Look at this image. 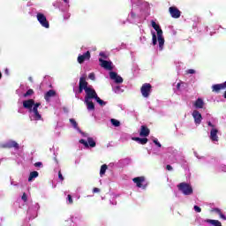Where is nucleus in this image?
Masks as SVG:
<instances>
[{
  "label": "nucleus",
  "instance_id": "f257e3e1",
  "mask_svg": "<svg viewBox=\"0 0 226 226\" xmlns=\"http://www.w3.org/2000/svg\"><path fill=\"white\" fill-rule=\"evenodd\" d=\"M83 90L86 93L85 104L87 105V110L94 109V103H93V100L96 101L97 103L101 105V107L107 105V102L98 97V94H96V91H94V89L91 88V87H87V82L86 81V79L80 78L79 93H82Z\"/></svg>",
  "mask_w": 226,
  "mask_h": 226
},
{
  "label": "nucleus",
  "instance_id": "f03ea898",
  "mask_svg": "<svg viewBox=\"0 0 226 226\" xmlns=\"http://www.w3.org/2000/svg\"><path fill=\"white\" fill-rule=\"evenodd\" d=\"M152 27L154 29V31H151L152 34V44L157 45L159 47V50H163V47L165 45V38L163 37V31L162 30V27H160V25L156 24V22L152 21Z\"/></svg>",
  "mask_w": 226,
  "mask_h": 226
},
{
  "label": "nucleus",
  "instance_id": "7ed1b4c3",
  "mask_svg": "<svg viewBox=\"0 0 226 226\" xmlns=\"http://www.w3.org/2000/svg\"><path fill=\"white\" fill-rule=\"evenodd\" d=\"M41 103L34 102V100L29 99L23 102L24 109L29 110L31 121H41V115L38 111V107H41Z\"/></svg>",
  "mask_w": 226,
  "mask_h": 226
},
{
  "label": "nucleus",
  "instance_id": "20e7f679",
  "mask_svg": "<svg viewBox=\"0 0 226 226\" xmlns=\"http://www.w3.org/2000/svg\"><path fill=\"white\" fill-rule=\"evenodd\" d=\"M177 188L183 195H193V187H192V185L186 183V182H182L177 185Z\"/></svg>",
  "mask_w": 226,
  "mask_h": 226
},
{
  "label": "nucleus",
  "instance_id": "39448f33",
  "mask_svg": "<svg viewBox=\"0 0 226 226\" xmlns=\"http://www.w3.org/2000/svg\"><path fill=\"white\" fill-rule=\"evenodd\" d=\"M36 19L41 27H45V29H49V27H50V24L49 23V20H47V16L42 12H36Z\"/></svg>",
  "mask_w": 226,
  "mask_h": 226
},
{
  "label": "nucleus",
  "instance_id": "423d86ee",
  "mask_svg": "<svg viewBox=\"0 0 226 226\" xmlns=\"http://www.w3.org/2000/svg\"><path fill=\"white\" fill-rule=\"evenodd\" d=\"M151 84L145 83L142 85L140 91L143 98H149V95L151 94Z\"/></svg>",
  "mask_w": 226,
  "mask_h": 226
},
{
  "label": "nucleus",
  "instance_id": "0eeeda50",
  "mask_svg": "<svg viewBox=\"0 0 226 226\" xmlns=\"http://www.w3.org/2000/svg\"><path fill=\"white\" fill-rule=\"evenodd\" d=\"M79 143L83 144V146H85V147H96V142L91 137L87 138V141H86L85 139H80Z\"/></svg>",
  "mask_w": 226,
  "mask_h": 226
},
{
  "label": "nucleus",
  "instance_id": "6e6552de",
  "mask_svg": "<svg viewBox=\"0 0 226 226\" xmlns=\"http://www.w3.org/2000/svg\"><path fill=\"white\" fill-rule=\"evenodd\" d=\"M109 79L114 80L116 84H123V78L115 72H109Z\"/></svg>",
  "mask_w": 226,
  "mask_h": 226
},
{
  "label": "nucleus",
  "instance_id": "1a4fd4ad",
  "mask_svg": "<svg viewBox=\"0 0 226 226\" xmlns=\"http://www.w3.org/2000/svg\"><path fill=\"white\" fill-rule=\"evenodd\" d=\"M90 59H91V53L89 51H87L85 54L79 55L78 56V63L79 64H82L84 61H89Z\"/></svg>",
  "mask_w": 226,
  "mask_h": 226
},
{
  "label": "nucleus",
  "instance_id": "9d476101",
  "mask_svg": "<svg viewBox=\"0 0 226 226\" xmlns=\"http://www.w3.org/2000/svg\"><path fill=\"white\" fill-rule=\"evenodd\" d=\"M192 117L195 124H200V123H202V115L198 110L192 111Z\"/></svg>",
  "mask_w": 226,
  "mask_h": 226
},
{
  "label": "nucleus",
  "instance_id": "9b49d317",
  "mask_svg": "<svg viewBox=\"0 0 226 226\" xmlns=\"http://www.w3.org/2000/svg\"><path fill=\"white\" fill-rule=\"evenodd\" d=\"M169 11L173 19H179L181 17V11L177 7H170Z\"/></svg>",
  "mask_w": 226,
  "mask_h": 226
},
{
  "label": "nucleus",
  "instance_id": "f8f14e48",
  "mask_svg": "<svg viewBox=\"0 0 226 226\" xmlns=\"http://www.w3.org/2000/svg\"><path fill=\"white\" fill-rule=\"evenodd\" d=\"M99 62L101 63L102 68H104V70H112V62L103 60L102 58H99Z\"/></svg>",
  "mask_w": 226,
  "mask_h": 226
},
{
  "label": "nucleus",
  "instance_id": "ddd939ff",
  "mask_svg": "<svg viewBox=\"0 0 226 226\" xmlns=\"http://www.w3.org/2000/svg\"><path fill=\"white\" fill-rule=\"evenodd\" d=\"M210 139L212 142H218V129L216 127L210 130Z\"/></svg>",
  "mask_w": 226,
  "mask_h": 226
},
{
  "label": "nucleus",
  "instance_id": "4468645a",
  "mask_svg": "<svg viewBox=\"0 0 226 226\" xmlns=\"http://www.w3.org/2000/svg\"><path fill=\"white\" fill-rule=\"evenodd\" d=\"M225 88H226V81L222 84H215L212 86L213 93H219L220 91H222V89H225Z\"/></svg>",
  "mask_w": 226,
  "mask_h": 226
},
{
  "label": "nucleus",
  "instance_id": "2eb2a0df",
  "mask_svg": "<svg viewBox=\"0 0 226 226\" xmlns=\"http://www.w3.org/2000/svg\"><path fill=\"white\" fill-rule=\"evenodd\" d=\"M1 147H14L15 149H19V146L14 140H9L5 144L1 145Z\"/></svg>",
  "mask_w": 226,
  "mask_h": 226
},
{
  "label": "nucleus",
  "instance_id": "dca6fc26",
  "mask_svg": "<svg viewBox=\"0 0 226 226\" xmlns=\"http://www.w3.org/2000/svg\"><path fill=\"white\" fill-rule=\"evenodd\" d=\"M133 183L136 184L138 188H142V184L146 181V177H137L132 179Z\"/></svg>",
  "mask_w": 226,
  "mask_h": 226
},
{
  "label": "nucleus",
  "instance_id": "f3484780",
  "mask_svg": "<svg viewBox=\"0 0 226 226\" xmlns=\"http://www.w3.org/2000/svg\"><path fill=\"white\" fill-rule=\"evenodd\" d=\"M72 126L74 128V130H77V132H79V133L83 134V137H87V135H86V133L82 132V131H80V128H79V124L77 123V121H75V119L71 118L69 119Z\"/></svg>",
  "mask_w": 226,
  "mask_h": 226
},
{
  "label": "nucleus",
  "instance_id": "a211bd4d",
  "mask_svg": "<svg viewBox=\"0 0 226 226\" xmlns=\"http://www.w3.org/2000/svg\"><path fill=\"white\" fill-rule=\"evenodd\" d=\"M149 129L146 125H142L140 132H139V136L140 137H149Z\"/></svg>",
  "mask_w": 226,
  "mask_h": 226
},
{
  "label": "nucleus",
  "instance_id": "6ab92c4d",
  "mask_svg": "<svg viewBox=\"0 0 226 226\" xmlns=\"http://www.w3.org/2000/svg\"><path fill=\"white\" fill-rule=\"evenodd\" d=\"M204 100H202L201 98H198L194 102L195 109H204Z\"/></svg>",
  "mask_w": 226,
  "mask_h": 226
},
{
  "label": "nucleus",
  "instance_id": "aec40b11",
  "mask_svg": "<svg viewBox=\"0 0 226 226\" xmlns=\"http://www.w3.org/2000/svg\"><path fill=\"white\" fill-rule=\"evenodd\" d=\"M54 96H56V91L54 90H49L45 94V100L46 102H49L50 100V98H54Z\"/></svg>",
  "mask_w": 226,
  "mask_h": 226
},
{
  "label": "nucleus",
  "instance_id": "412c9836",
  "mask_svg": "<svg viewBox=\"0 0 226 226\" xmlns=\"http://www.w3.org/2000/svg\"><path fill=\"white\" fill-rule=\"evenodd\" d=\"M207 223H210V225L214 226H222V222L218 220H213V219H207L205 220Z\"/></svg>",
  "mask_w": 226,
  "mask_h": 226
},
{
  "label": "nucleus",
  "instance_id": "4be33fe9",
  "mask_svg": "<svg viewBox=\"0 0 226 226\" xmlns=\"http://www.w3.org/2000/svg\"><path fill=\"white\" fill-rule=\"evenodd\" d=\"M132 140H135V142H139V144H142L143 146L147 144V138H132Z\"/></svg>",
  "mask_w": 226,
  "mask_h": 226
},
{
  "label": "nucleus",
  "instance_id": "5701e85b",
  "mask_svg": "<svg viewBox=\"0 0 226 226\" xmlns=\"http://www.w3.org/2000/svg\"><path fill=\"white\" fill-rule=\"evenodd\" d=\"M108 169H109V166H107V164H103L101 166V170H100L101 177H103V176H105V173L107 172Z\"/></svg>",
  "mask_w": 226,
  "mask_h": 226
},
{
  "label": "nucleus",
  "instance_id": "b1692460",
  "mask_svg": "<svg viewBox=\"0 0 226 226\" xmlns=\"http://www.w3.org/2000/svg\"><path fill=\"white\" fill-rule=\"evenodd\" d=\"M38 176H39L38 171H32L28 177L29 183H31V181H33V179H36V177H38Z\"/></svg>",
  "mask_w": 226,
  "mask_h": 226
},
{
  "label": "nucleus",
  "instance_id": "393cba45",
  "mask_svg": "<svg viewBox=\"0 0 226 226\" xmlns=\"http://www.w3.org/2000/svg\"><path fill=\"white\" fill-rule=\"evenodd\" d=\"M110 123H111V124H112L113 126H116V128L121 126V122H119V120H117V119L112 118V119L110 120Z\"/></svg>",
  "mask_w": 226,
  "mask_h": 226
},
{
  "label": "nucleus",
  "instance_id": "a878e982",
  "mask_svg": "<svg viewBox=\"0 0 226 226\" xmlns=\"http://www.w3.org/2000/svg\"><path fill=\"white\" fill-rule=\"evenodd\" d=\"M113 91L114 93H116L117 94H119V93H123V90L121 89L120 86H117L113 87Z\"/></svg>",
  "mask_w": 226,
  "mask_h": 226
},
{
  "label": "nucleus",
  "instance_id": "bb28decb",
  "mask_svg": "<svg viewBox=\"0 0 226 226\" xmlns=\"http://www.w3.org/2000/svg\"><path fill=\"white\" fill-rule=\"evenodd\" d=\"M34 93V91H33V89H29L26 91V93L24 94L25 98H27V96H31V94H33Z\"/></svg>",
  "mask_w": 226,
  "mask_h": 226
},
{
  "label": "nucleus",
  "instance_id": "cd10ccee",
  "mask_svg": "<svg viewBox=\"0 0 226 226\" xmlns=\"http://www.w3.org/2000/svg\"><path fill=\"white\" fill-rule=\"evenodd\" d=\"M154 144L157 146L158 147H162V144L158 142V139H153Z\"/></svg>",
  "mask_w": 226,
  "mask_h": 226
},
{
  "label": "nucleus",
  "instance_id": "c85d7f7f",
  "mask_svg": "<svg viewBox=\"0 0 226 226\" xmlns=\"http://www.w3.org/2000/svg\"><path fill=\"white\" fill-rule=\"evenodd\" d=\"M68 204H73V199L72 198V195L67 196Z\"/></svg>",
  "mask_w": 226,
  "mask_h": 226
},
{
  "label": "nucleus",
  "instance_id": "c756f323",
  "mask_svg": "<svg viewBox=\"0 0 226 226\" xmlns=\"http://www.w3.org/2000/svg\"><path fill=\"white\" fill-rule=\"evenodd\" d=\"M186 73H188L190 75H193L194 73H196V72L193 69H189V70L186 71Z\"/></svg>",
  "mask_w": 226,
  "mask_h": 226
},
{
  "label": "nucleus",
  "instance_id": "7c9ffc66",
  "mask_svg": "<svg viewBox=\"0 0 226 226\" xmlns=\"http://www.w3.org/2000/svg\"><path fill=\"white\" fill-rule=\"evenodd\" d=\"M194 211H196V213H200L202 211V208H200V207L199 206H194Z\"/></svg>",
  "mask_w": 226,
  "mask_h": 226
},
{
  "label": "nucleus",
  "instance_id": "2f4dec72",
  "mask_svg": "<svg viewBox=\"0 0 226 226\" xmlns=\"http://www.w3.org/2000/svg\"><path fill=\"white\" fill-rule=\"evenodd\" d=\"M21 199H22V200H23L24 202H27V194H26V192L23 193Z\"/></svg>",
  "mask_w": 226,
  "mask_h": 226
},
{
  "label": "nucleus",
  "instance_id": "473e14b6",
  "mask_svg": "<svg viewBox=\"0 0 226 226\" xmlns=\"http://www.w3.org/2000/svg\"><path fill=\"white\" fill-rule=\"evenodd\" d=\"M88 79H90V80H94V79H95V76H94V73H90L89 75H88Z\"/></svg>",
  "mask_w": 226,
  "mask_h": 226
},
{
  "label": "nucleus",
  "instance_id": "72a5a7b5",
  "mask_svg": "<svg viewBox=\"0 0 226 226\" xmlns=\"http://www.w3.org/2000/svg\"><path fill=\"white\" fill-rule=\"evenodd\" d=\"M34 167H43V163L41 162H35Z\"/></svg>",
  "mask_w": 226,
  "mask_h": 226
},
{
  "label": "nucleus",
  "instance_id": "f704fd0d",
  "mask_svg": "<svg viewBox=\"0 0 226 226\" xmlns=\"http://www.w3.org/2000/svg\"><path fill=\"white\" fill-rule=\"evenodd\" d=\"M58 177L61 181H64V177H63V174H61V171L58 172Z\"/></svg>",
  "mask_w": 226,
  "mask_h": 226
},
{
  "label": "nucleus",
  "instance_id": "c9c22d12",
  "mask_svg": "<svg viewBox=\"0 0 226 226\" xmlns=\"http://www.w3.org/2000/svg\"><path fill=\"white\" fill-rule=\"evenodd\" d=\"M101 57H103V59H107V55H105L104 52L100 53Z\"/></svg>",
  "mask_w": 226,
  "mask_h": 226
},
{
  "label": "nucleus",
  "instance_id": "e433bc0d",
  "mask_svg": "<svg viewBox=\"0 0 226 226\" xmlns=\"http://www.w3.org/2000/svg\"><path fill=\"white\" fill-rule=\"evenodd\" d=\"M93 192L94 193H100V189L95 187V188H94Z\"/></svg>",
  "mask_w": 226,
  "mask_h": 226
},
{
  "label": "nucleus",
  "instance_id": "4c0bfd02",
  "mask_svg": "<svg viewBox=\"0 0 226 226\" xmlns=\"http://www.w3.org/2000/svg\"><path fill=\"white\" fill-rule=\"evenodd\" d=\"M220 218H222V220H226V216L224 215H222V213H220L219 215Z\"/></svg>",
  "mask_w": 226,
  "mask_h": 226
},
{
  "label": "nucleus",
  "instance_id": "58836bf2",
  "mask_svg": "<svg viewBox=\"0 0 226 226\" xmlns=\"http://www.w3.org/2000/svg\"><path fill=\"white\" fill-rule=\"evenodd\" d=\"M166 169H167V170H172V166L167 165V166H166Z\"/></svg>",
  "mask_w": 226,
  "mask_h": 226
},
{
  "label": "nucleus",
  "instance_id": "ea45409f",
  "mask_svg": "<svg viewBox=\"0 0 226 226\" xmlns=\"http://www.w3.org/2000/svg\"><path fill=\"white\" fill-rule=\"evenodd\" d=\"M177 89L180 90L181 89V83L177 84Z\"/></svg>",
  "mask_w": 226,
  "mask_h": 226
},
{
  "label": "nucleus",
  "instance_id": "a19ab883",
  "mask_svg": "<svg viewBox=\"0 0 226 226\" xmlns=\"http://www.w3.org/2000/svg\"><path fill=\"white\" fill-rule=\"evenodd\" d=\"M215 213H218L220 215V213H222V210H220L219 208H215Z\"/></svg>",
  "mask_w": 226,
  "mask_h": 226
},
{
  "label": "nucleus",
  "instance_id": "79ce46f5",
  "mask_svg": "<svg viewBox=\"0 0 226 226\" xmlns=\"http://www.w3.org/2000/svg\"><path fill=\"white\" fill-rule=\"evenodd\" d=\"M208 126H210L211 128H215V125L211 124V122H208Z\"/></svg>",
  "mask_w": 226,
  "mask_h": 226
},
{
  "label": "nucleus",
  "instance_id": "37998d69",
  "mask_svg": "<svg viewBox=\"0 0 226 226\" xmlns=\"http://www.w3.org/2000/svg\"><path fill=\"white\" fill-rule=\"evenodd\" d=\"M194 156H196V158L200 159V157L199 156V154H197V152H194Z\"/></svg>",
  "mask_w": 226,
  "mask_h": 226
},
{
  "label": "nucleus",
  "instance_id": "c03bdc74",
  "mask_svg": "<svg viewBox=\"0 0 226 226\" xmlns=\"http://www.w3.org/2000/svg\"><path fill=\"white\" fill-rule=\"evenodd\" d=\"M28 80H29L30 82H33V77H29V78H28Z\"/></svg>",
  "mask_w": 226,
  "mask_h": 226
},
{
  "label": "nucleus",
  "instance_id": "a18cd8bd",
  "mask_svg": "<svg viewBox=\"0 0 226 226\" xmlns=\"http://www.w3.org/2000/svg\"><path fill=\"white\" fill-rule=\"evenodd\" d=\"M131 17H132V19H133L135 17V13L132 12Z\"/></svg>",
  "mask_w": 226,
  "mask_h": 226
},
{
  "label": "nucleus",
  "instance_id": "49530a36",
  "mask_svg": "<svg viewBox=\"0 0 226 226\" xmlns=\"http://www.w3.org/2000/svg\"><path fill=\"white\" fill-rule=\"evenodd\" d=\"M2 77H3V74L0 72V79H2Z\"/></svg>",
  "mask_w": 226,
  "mask_h": 226
},
{
  "label": "nucleus",
  "instance_id": "de8ad7c7",
  "mask_svg": "<svg viewBox=\"0 0 226 226\" xmlns=\"http://www.w3.org/2000/svg\"><path fill=\"white\" fill-rule=\"evenodd\" d=\"M5 72H6V73H8V69H7V70H5Z\"/></svg>",
  "mask_w": 226,
  "mask_h": 226
},
{
  "label": "nucleus",
  "instance_id": "09e8293b",
  "mask_svg": "<svg viewBox=\"0 0 226 226\" xmlns=\"http://www.w3.org/2000/svg\"><path fill=\"white\" fill-rule=\"evenodd\" d=\"M37 207H40V205H39V204H37Z\"/></svg>",
  "mask_w": 226,
  "mask_h": 226
}]
</instances>
